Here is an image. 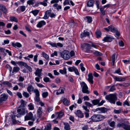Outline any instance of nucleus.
<instances>
[{
  "instance_id": "18",
  "label": "nucleus",
  "mask_w": 130,
  "mask_h": 130,
  "mask_svg": "<svg viewBox=\"0 0 130 130\" xmlns=\"http://www.w3.org/2000/svg\"><path fill=\"white\" fill-rule=\"evenodd\" d=\"M65 90V89L63 87H61L57 91H60V92H57L56 93V94L57 95H58L60 94H61L63 93H64V91Z\"/></svg>"
},
{
  "instance_id": "6",
  "label": "nucleus",
  "mask_w": 130,
  "mask_h": 130,
  "mask_svg": "<svg viewBox=\"0 0 130 130\" xmlns=\"http://www.w3.org/2000/svg\"><path fill=\"white\" fill-rule=\"evenodd\" d=\"M25 121L32 120L33 121L35 120V118L33 117V114L31 112L27 113L24 117Z\"/></svg>"
},
{
  "instance_id": "60",
  "label": "nucleus",
  "mask_w": 130,
  "mask_h": 130,
  "mask_svg": "<svg viewBox=\"0 0 130 130\" xmlns=\"http://www.w3.org/2000/svg\"><path fill=\"white\" fill-rule=\"evenodd\" d=\"M57 56V51H55L54 53H53L51 55V57H53L54 56Z\"/></svg>"
},
{
  "instance_id": "53",
  "label": "nucleus",
  "mask_w": 130,
  "mask_h": 130,
  "mask_svg": "<svg viewBox=\"0 0 130 130\" xmlns=\"http://www.w3.org/2000/svg\"><path fill=\"white\" fill-rule=\"evenodd\" d=\"M35 100L37 102H39L40 101V99L39 96H35Z\"/></svg>"
},
{
  "instance_id": "34",
  "label": "nucleus",
  "mask_w": 130,
  "mask_h": 130,
  "mask_svg": "<svg viewBox=\"0 0 130 130\" xmlns=\"http://www.w3.org/2000/svg\"><path fill=\"white\" fill-rule=\"evenodd\" d=\"M20 68L18 67H14L12 71V73H13L19 71L20 70Z\"/></svg>"
},
{
  "instance_id": "7",
  "label": "nucleus",
  "mask_w": 130,
  "mask_h": 130,
  "mask_svg": "<svg viewBox=\"0 0 130 130\" xmlns=\"http://www.w3.org/2000/svg\"><path fill=\"white\" fill-rule=\"evenodd\" d=\"M68 71L69 72H72L74 71L75 74L77 75H79V73L77 69L74 66L70 67L68 68Z\"/></svg>"
},
{
  "instance_id": "20",
  "label": "nucleus",
  "mask_w": 130,
  "mask_h": 130,
  "mask_svg": "<svg viewBox=\"0 0 130 130\" xmlns=\"http://www.w3.org/2000/svg\"><path fill=\"white\" fill-rule=\"evenodd\" d=\"M117 56H116V54L115 53L114 54L112 55L111 57V59L112 62L113 63V65H114V63H115V59L117 58Z\"/></svg>"
},
{
  "instance_id": "48",
  "label": "nucleus",
  "mask_w": 130,
  "mask_h": 130,
  "mask_svg": "<svg viewBox=\"0 0 130 130\" xmlns=\"http://www.w3.org/2000/svg\"><path fill=\"white\" fill-rule=\"evenodd\" d=\"M85 104L87 106L90 107H91L93 106L92 105L91 103L88 102H85Z\"/></svg>"
},
{
  "instance_id": "49",
  "label": "nucleus",
  "mask_w": 130,
  "mask_h": 130,
  "mask_svg": "<svg viewBox=\"0 0 130 130\" xmlns=\"http://www.w3.org/2000/svg\"><path fill=\"white\" fill-rule=\"evenodd\" d=\"M43 79L44 81L46 83L50 82L49 78L47 77H44Z\"/></svg>"
},
{
  "instance_id": "44",
  "label": "nucleus",
  "mask_w": 130,
  "mask_h": 130,
  "mask_svg": "<svg viewBox=\"0 0 130 130\" xmlns=\"http://www.w3.org/2000/svg\"><path fill=\"white\" fill-rule=\"evenodd\" d=\"M114 73L118 74L119 75H122V74L121 73V70L120 68H118L117 70H116Z\"/></svg>"
},
{
  "instance_id": "57",
  "label": "nucleus",
  "mask_w": 130,
  "mask_h": 130,
  "mask_svg": "<svg viewBox=\"0 0 130 130\" xmlns=\"http://www.w3.org/2000/svg\"><path fill=\"white\" fill-rule=\"evenodd\" d=\"M36 84L37 85V86L40 88H43L45 87L42 84L40 83H36Z\"/></svg>"
},
{
  "instance_id": "21",
  "label": "nucleus",
  "mask_w": 130,
  "mask_h": 130,
  "mask_svg": "<svg viewBox=\"0 0 130 130\" xmlns=\"http://www.w3.org/2000/svg\"><path fill=\"white\" fill-rule=\"evenodd\" d=\"M76 115L79 117L83 118L84 117V115L83 113L80 110H78L76 113Z\"/></svg>"
},
{
  "instance_id": "42",
  "label": "nucleus",
  "mask_w": 130,
  "mask_h": 130,
  "mask_svg": "<svg viewBox=\"0 0 130 130\" xmlns=\"http://www.w3.org/2000/svg\"><path fill=\"white\" fill-rule=\"evenodd\" d=\"M87 19V22L89 23H91L92 21V19L91 17L90 16H87L86 17Z\"/></svg>"
},
{
  "instance_id": "40",
  "label": "nucleus",
  "mask_w": 130,
  "mask_h": 130,
  "mask_svg": "<svg viewBox=\"0 0 130 130\" xmlns=\"http://www.w3.org/2000/svg\"><path fill=\"white\" fill-rule=\"evenodd\" d=\"M64 128L66 130H69L70 129V125L68 123L64 124Z\"/></svg>"
},
{
  "instance_id": "26",
  "label": "nucleus",
  "mask_w": 130,
  "mask_h": 130,
  "mask_svg": "<svg viewBox=\"0 0 130 130\" xmlns=\"http://www.w3.org/2000/svg\"><path fill=\"white\" fill-rule=\"evenodd\" d=\"M59 72L62 74H65L67 73L66 69V68L64 67L63 69L60 70Z\"/></svg>"
},
{
  "instance_id": "14",
  "label": "nucleus",
  "mask_w": 130,
  "mask_h": 130,
  "mask_svg": "<svg viewBox=\"0 0 130 130\" xmlns=\"http://www.w3.org/2000/svg\"><path fill=\"white\" fill-rule=\"evenodd\" d=\"M89 33L86 30H84L80 35V37L82 38L84 37L88 36Z\"/></svg>"
},
{
  "instance_id": "36",
  "label": "nucleus",
  "mask_w": 130,
  "mask_h": 130,
  "mask_svg": "<svg viewBox=\"0 0 130 130\" xmlns=\"http://www.w3.org/2000/svg\"><path fill=\"white\" fill-rule=\"evenodd\" d=\"M23 95L25 98H27L29 96V94L26 92L23 91L22 93Z\"/></svg>"
},
{
  "instance_id": "41",
  "label": "nucleus",
  "mask_w": 130,
  "mask_h": 130,
  "mask_svg": "<svg viewBox=\"0 0 130 130\" xmlns=\"http://www.w3.org/2000/svg\"><path fill=\"white\" fill-rule=\"evenodd\" d=\"M34 92L36 94L35 96H39V92L38 90L37 89H35L34 90Z\"/></svg>"
},
{
  "instance_id": "24",
  "label": "nucleus",
  "mask_w": 130,
  "mask_h": 130,
  "mask_svg": "<svg viewBox=\"0 0 130 130\" xmlns=\"http://www.w3.org/2000/svg\"><path fill=\"white\" fill-rule=\"evenodd\" d=\"M63 103L66 106L69 105V101L66 98H64L62 100Z\"/></svg>"
},
{
  "instance_id": "23",
  "label": "nucleus",
  "mask_w": 130,
  "mask_h": 130,
  "mask_svg": "<svg viewBox=\"0 0 130 130\" xmlns=\"http://www.w3.org/2000/svg\"><path fill=\"white\" fill-rule=\"evenodd\" d=\"M95 34L96 38H98L101 37L102 33L100 30H97L95 32Z\"/></svg>"
},
{
  "instance_id": "25",
  "label": "nucleus",
  "mask_w": 130,
  "mask_h": 130,
  "mask_svg": "<svg viewBox=\"0 0 130 130\" xmlns=\"http://www.w3.org/2000/svg\"><path fill=\"white\" fill-rule=\"evenodd\" d=\"M39 12L38 10L35 9L32 10L30 13H32L35 16H36L38 14Z\"/></svg>"
},
{
  "instance_id": "11",
  "label": "nucleus",
  "mask_w": 130,
  "mask_h": 130,
  "mask_svg": "<svg viewBox=\"0 0 130 130\" xmlns=\"http://www.w3.org/2000/svg\"><path fill=\"white\" fill-rule=\"evenodd\" d=\"M42 69H39V68H37L35 73V75L36 76L41 77L42 76Z\"/></svg>"
},
{
  "instance_id": "51",
  "label": "nucleus",
  "mask_w": 130,
  "mask_h": 130,
  "mask_svg": "<svg viewBox=\"0 0 130 130\" xmlns=\"http://www.w3.org/2000/svg\"><path fill=\"white\" fill-rule=\"evenodd\" d=\"M64 115V113L62 112H59L56 114V115L59 117H62Z\"/></svg>"
},
{
  "instance_id": "43",
  "label": "nucleus",
  "mask_w": 130,
  "mask_h": 130,
  "mask_svg": "<svg viewBox=\"0 0 130 130\" xmlns=\"http://www.w3.org/2000/svg\"><path fill=\"white\" fill-rule=\"evenodd\" d=\"M48 93L47 92H46L42 93V95L44 98H46L48 95Z\"/></svg>"
},
{
  "instance_id": "17",
  "label": "nucleus",
  "mask_w": 130,
  "mask_h": 130,
  "mask_svg": "<svg viewBox=\"0 0 130 130\" xmlns=\"http://www.w3.org/2000/svg\"><path fill=\"white\" fill-rule=\"evenodd\" d=\"M8 97V95L5 94L2 95L0 98V102L6 101Z\"/></svg>"
},
{
  "instance_id": "63",
  "label": "nucleus",
  "mask_w": 130,
  "mask_h": 130,
  "mask_svg": "<svg viewBox=\"0 0 130 130\" xmlns=\"http://www.w3.org/2000/svg\"><path fill=\"white\" fill-rule=\"evenodd\" d=\"M119 45L123 47L124 45V43L123 41H119Z\"/></svg>"
},
{
  "instance_id": "56",
  "label": "nucleus",
  "mask_w": 130,
  "mask_h": 130,
  "mask_svg": "<svg viewBox=\"0 0 130 130\" xmlns=\"http://www.w3.org/2000/svg\"><path fill=\"white\" fill-rule=\"evenodd\" d=\"M41 78V77L38 76L36 77L35 78V80L37 82L39 83L40 82V79Z\"/></svg>"
},
{
  "instance_id": "59",
  "label": "nucleus",
  "mask_w": 130,
  "mask_h": 130,
  "mask_svg": "<svg viewBox=\"0 0 130 130\" xmlns=\"http://www.w3.org/2000/svg\"><path fill=\"white\" fill-rule=\"evenodd\" d=\"M4 32L7 35H9L11 33V31L9 29H8L7 30H5Z\"/></svg>"
},
{
  "instance_id": "16",
  "label": "nucleus",
  "mask_w": 130,
  "mask_h": 130,
  "mask_svg": "<svg viewBox=\"0 0 130 130\" xmlns=\"http://www.w3.org/2000/svg\"><path fill=\"white\" fill-rule=\"evenodd\" d=\"M96 111H100L102 113H105L107 111V108L104 107L98 108L96 109Z\"/></svg>"
},
{
  "instance_id": "37",
  "label": "nucleus",
  "mask_w": 130,
  "mask_h": 130,
  "mask_svg": "<svg viewBox=\"0 0 130 130\" xmlns=\"http://www.w3.org/2000/svg\"><path fill=\"white\" fill-rule=\"evenodd\" d=\"M47 1L46 0H44V1L42 2H41L40 3L41 5H43L44 6H46L47 5Z\"/></svg>"
},
{
  "instance_id": "3",
  "label": "nucleus",
  "mask_w": 130,
  "mask_h": 130,
  "mask_svg": "<svg viewBox=\"0 0 130 130\" xmlns=\"http://www.w3.org/2000/svg\"><path fill=\"white\" fill-rule=\"evenodd\" d=\"M60 56L66 60H67L70 58V52L64 50L60 53Z\"/></svg>"
},
{
  "instance_id": "27",
  "label": "nucleus",
  "mask_w": 130,
  "mask_h": 130,
  "mask_svg": "<svg viewBox=\"0 0 130 130\" xmlns=\"http://www.w3.org/2000/svg\"><path fill=\"white\" fill-rule=\"evenodd\" d=\"M27 91L29 93H30L31 91H33L34 89V88L32 85L29 86L27 88Z\"/></svg>"
},
{
  "instance_id": "2",
  "label": "nucleus",
  "mask_w": 130,
  "mask_h": 130,
  "mask_svg": "<svg viewBox=\"0 0 130 130\" xmlns=\"http://www.w3.org/2000/svg\"><path fill=\"white\" fill-rule=\"evenodd\" d=\"M105 99L110 103L115 104L117 100V97L115 94H111L106 95L105 96Z\"/></svg>"
},
{
  "instance_id": "10",
  "label": "nucleus",
  "mask_w": 130,
  "mask_h": 130,
  "mask_svg": "<svg viewBox=\"0 0 130 130\" xmlns=\"http://www.w3.org/2000/svg\"><path fill=\"white\" fill-rule=\"evenodd\" d=\"M113 78L115 81L119 82L124 81L126 79V78L125 77H121L120 78H119L116 76H113Z\"/></svg>"
},
{
  "instance_id": "1",
  "label": "nucleus",
  "mask_w": 130,
  "mask_h": 130,
  "mask_svg": "<svg viewBox=\"0 0 130 130\" xmlns=\"http://www.w3.org/2000/svg\"><path fill=\"white\" fill-rule=\"evenodd\" d=\"M105 118V116L102 115L97 114L92 116L90 119L93 122H97L102 121Z\"/></svg>"
},
{
  "instance_id": "30",
  "label": "nucleus",
  "mask_w": 130,
  "mask_h": 130,
  "mask_svg": "<svg viewBox=\"0 0 130 130\" xmlns=\"http://www.w3.org/2000/svg\"><path fill=\"white\" fill-rule=\"evenodd\" d=\"M100 102V100L98 99L94 100L92 101V102L94 105H98Z\"/></svg>"
},
{
  "instance_id": "54",
  "label": "nucleus",
  "mask_w": 130,
  "mask_h": 130,
  "mask_svg": "<svg viewBox=\"0 0 130 130\" xmlns=\"http://www.w3.org/2000/svg\"><path fill=\"white\" fill-rule=\"evenodd\" d=\"M115 122L114 121H113L111 122L109 124V125L111 127H114L115 125Z\"/></svg>"
},
{
  "instance_id": "9",
  "label": "nucleus",
  "mask_w": 130,
  "mask_h": 130,
  "mask_svg": "<svg viewBox=\"0 0 130 130\" xmlns=\"http://www.w3.org/2000/svg\"><path fill=\"white\" fill-rule=\"evenodd\" d=\"M0 10L5 14L7 13V10L6 7L3 5L0 4Z\"/></svg>"
},
{
  "instance_id": "58",
  "label": "nucleus",
  "mask_w": 130,
  "mask_h": 130,
  "mask_svg": "<svg viewBox=\"0 0 130 130\" xmlns=\"http://www.w3.org/2000/svg\"><path fill=\"white\" fill-rule=\"evenodd\" d=\"M49 16V15L45 13L44 16L42 18L44 19H47L48 18Z\"/></svg>"
},
{
  "instance_id": "15",
  "label": "nucleus",
  "mask_w": 130,
  "mask_h": 130,
  "mask_svg": "<svg viewBox=\"0 0 130 130\" xmlns=\"http://www.w3.org/2000/svg\"><path fill=\"white\" fill-rule=\"evenodd\" d=\"M88 80L89 82L93 84V77L92 74L91 73H89L88 75Z\"/></svg>"
},
{
  "instance_id": "13",
  "label": "nucleus",
  "mask_w": 130,
  "mask_h": 130,
  "mask_svg": "<svg viewBox=\"0 0 130 130\" xmlns=\"http://www.w3.org/2000/svg\"><path fill=\"white\" fill-rule=\"evenodd\" d=\"M46 24V22L44 20L38 22L36 26L37 27L40 28L43 26L45 25Z\"/></svg>"
},
{
  "instance_id": "5",
  "label": "nucleus",
  "mask_w": 130,
  "mask_h": 130,
  "mask_svg": "<svg viewBox=\"0 0 130 130\" xmlns=\"http://www.w3.org/2000/svg\"><path fill=\"white\" fill-rule=\"evenodd\" d=\"M80 84L82 87V92L87 94H89L90 92L88 90V87L86 84L84 82H82L80 83Z\"/></svg>"
},
{
  "instance_id": "50",
  "label": "nucleus",
  "mask_w": 130,
  "mask_h": 130,
  "mask_svg": "<svg viewBox=\"0 0 130 130\" xmlns=\"http://www.w3.org/2000/svg\"><path fill=\"white\" fill-rule=\"evenodd\" d=\"M84 64L83 63H81L80 64V69L81 70L83 71H85V68L83 67Z\"/></svg>"
},
{
  "instance_id": "28",
  "label": "nucleus",
  "mask_w": 130,
  "mask_h": 130,
  "mask_svg": "<svg viewBox=\"0 0 130 130\" xmlns=\"http://www.w3.org/2000/svg\"><path fill=\"white\" fill-rule=\"evenodd\" d=\"M28 107L29 109L30 110H32L34 109V105L32 103H30L28 105Z\"/></svg>"
},
{
  "instance_id": "31",
  "label": "nucleus",
  "mask_w": 130,
  "mask_h": 130,
  "mask_svg": "<svg viewBox=\"0 0 130 130\" xmlns=\"http://www.w3.org/2000/svg\"><path fill=\"white\" fill-rule=\"evenodd\" d=\"M12 44L13 46L15 47H20L22 46L21 44L20 43L18 42H17L15 43H12Z\"/></svg>"
},
{
  "instance_id": "4",
  "label": "nucleus",
  "mask_w": 130,
  "mask_h": 130,
  "mask_svg": "<svg viewBox=\"0 0 130 130\" xmlns=\"http://www.w3.org/2000/svg\"><path fill=\"white\" fill-rule=\"evenodd\" d=\"M96 45L93 43H91L90 44L84 43L82 45L81 47L83 48L89 50L91 49L92 47L96 48Z\"/></svg>"
},
{
  "instance_id": "52",
  "label": "nucleus",
  "mask_w": 130,
  "mask_h": 130,
  "mask_svg": "<svg viewBox=\"0 0 130 130\" xmlns=\"http://www.w3.org/2000/svg\"><path fill=\"white\" fill-rule=\"evenodd\" d=\"M63 4L64 6L70 5L69 2L68 0H65L63 2Z\"/></svg>"
},
{
  "instance_id": "61",
  "label": "nucleus",
  "mask_w": 130,
  "mask_h": 130,
  "mask_svg": "<svg viewBox=\"0 0 130 130\" xmlns=\"http://www.w3.org/2000/svg\"><path fill=\"white\" fill-rule=\"evenodd\" d=\"M113 32L115 33H116V35L118 37H119L120 35V32L118 31L117 29L115 31V32Z\"/></svg>"
},
{
  "instance_id": "35",
  "label": "nucleus",
  "mask_w": 130,
  "mask_h": 130,
  "mask_svg": "<svg viewBox=\"0 0 130 130\" xmlns=\"http://www.w3.org/2000/svg\"><path fill=\"white\" fill-rule=\"evenodd\" d=\"M123 128L126 130H130V126L126 125L125 124L123 125Z\"/></svg>"
},
{
  "instance_id": "32",
  "label": "nucleus",
  "mask_w": 130,
  "mask_h": 130,
  "mask_svg": "<svg viewBox=\"0 0 130 130\" xmlns=\"http://www.w3.org/2000/svg\"><path fill=\"white\" fill-rule=\"evenodd\" d=\"M21 103V106H23L24 107L26 105L27 102L24 101L23 100L21 99L20 101Z\"/></svg>"
},
{
  "instance_id": "22",
  "label": "nucleus",
  "mask_w": 130,
  "mask_h": 130,
  "mask_svg": "<svg viewBox=\"0 0 130 130\" xmlns=\"http://www.w3.org/2000/svg\"><path fill=\"white\" fill-rule=\"evenodd\" d=\"M108 28L109 29V30L112 32H113L117 29L114 27L112 25H110L108 26Z\"/></svg>"
},
{
  "instance_id": "46",
  "label": "nucleus",
  "mask_w": 130,
  "mask_h": 130,
  "mask_svg": "<svg viewBox=\"0 0 130 130\" xmlns=\"http://www.w3.org/2000/svg\"><path fill=\"white\" fill-rule=\"evenodd\" d=\"M19 8L22 11V12H23L25 11V6H23L20 7Z\"/></svg>"
},
{
  "instance_id": "64",
  "label": "nucleus",
  "mask_w": 130,
  "mask_h": 130,
  "mask_svg": "<svg viewBox=\"0 0 130 130\" xmlns=\"http://www.w3.org/2000/svg\"><path fill=\"white\" fill-rule=\"evenodd\" d=\"M26 128L22 127L18 128L15 129V130H26Z\"/></svg>"
},
{
  "instance_id": "38",
  "label": "nucleus",
  "mask_w": 130,
  "mask_h": 130,
  "mask_svg": "<svg viewBox=\"0 0 130 130\" xmlns=\"http://www.w3.org/2000/svg\"><path fill=\"white\" fill-rule=\"evenodd\" d=\"M37 114L40 116L42 113V109L40 107H39L37 111Z\"/></svg>"
},
{
  "instance_id": "33",
  "label": "nucleus",
  "mask_w": 130,
  "mask_h": 130,
  "mask_svg": "<svg viewBox=\"0 0 130 130\" xmlns=\"http://www.w3.org/2000/svg\"><path fill=\"white\" fill-rule=\"evenodd\" d=\"M42 55L47 60H48L49 59V56L46 53L44 52L42 53Z\"/></svg>"
},
{
  "instance_id": "39",
  "label": "nucleus",
  "mask_w": 130,
  "mask_h": 130,
  "mask_svg": "<svg viewBox=\"0 0 130 130\" xmlns=\"http://www.w3.org/2000/svg\"><path fill=\"white\" fill-rule=\"evenodd\" d=\"M19 63L20 65L22 66H24L26 68L28 65L25 62H24L22 61H20L19 62Z\"/></svg>"
},
{
  "instance_id": "19",
  "label": "nucleus",
  "mask_w": 130,
  "mask_h": 130,
  "mask_svg": "<svg viewBox=\"0 0 130 130\" xmlns=\"http://www.w3.org/2000/svg\"><path fill=\"white\" fill-rule=\"evenodd\" d=\"M94 1L93 0H90L87 2V5L88 7H92L94 3Z\"/></svg>"
},
{
  "instance_id": "29",
  "label": "nucleus",
  "mask_w": 130,
  "mask_h": 130,
  "mask_svg": "<svg viewBox=\"0 0 130 130\" xmlns=\"http://www.w3.org/2000/svg\"><path fill=\"white\" fill-rule=\"evenodd\" d=\"M9 19L11 22H18L17 19L14 17H9Z\"/></svg>"
},
{
  "instance_id": "45",
  "label": "nucleus",
  "mask_w": 130,
  "mask_h": 130,
  "mask_svg": "<svg viewBox=\"0 0 130 130\" xmlns=\"http://www.w3.org/2000/svg\"><path fill=\"white\" fill-rule=\"evenodd\" d=\"M93 53L96 55L101 56L102 55V54L98 51H96Z\"/></svg>"
},
{
  "instance_id": "8",
  "label": "nucleus",
  "mask_w": 130,
  "mask_h": 130,
  "mask_svg": "<svg viewBox=\"0 0 130 130\" xmlns=\"http://www.w3.org/2000/svg\"><path fill=\"white\" fill-rule=\"evenodd\" d=\"M17 111L18 113L20 112L21 115H24L25 113L28 112L27 110L25 108H23L22 109H18Z\"/></svg>"
},
{
  "instance_id": "55",
  "label": "nucleus",
  "mask_w": 130,
  "mask_h": 130,
  "mask_svg": "<svg viewBox=\"0 0 130 130\" xmlns=\"http://www.w3.org/2000/svg\"><path fill=\"white\" fill-rule=\"evenodd\" d=\"M100 11L102 13L103 15H104L105 14V11L104 10L103 8H102L100 9Z\"/></svg>"
},
{
  "instance_id": "12",
  "label": "nucleus",
  "mask_w": 130,
  "mask_h": 130,
  "mask_svg": "<svg viewBox=\"0 0 130 130\" xmlns=\"http://www.w3.org/2000/svg\"><path fill=\"white\" fill-rule=\"evenodd\" d=\"M114 39V38L111 35H107L105 37L102 41H112Z\"/></svg>"
},
{
  "instance_id": "62",
  "label": "nucleus",
  "mask_w": 130,
  "mask_h": 130,
  "mask_svg": "<svg viewBox=\"0 0 130 130\" xmlns=\"http://www.w3.org/2000/svg\"><path fill=\"white\" fill-rule=\"evenodd\" d=\"M99 2L98 1H96L95 2V4L97 8L99 9Z\"/></svg>"
},
{
  "instance_id": "47",
  "label": "nucleus",
  "mask_w": 130,
  "mask_h": 130,
  "mask_svg": "<svg viewBox=\"0 0 130 130\" xmlns=\"http://www.w3.org/2000/svg\"><path fill=\"white\" fill-rule=\"evenodd\" d=\"M51 125L50 123H47L46 127H45V128L50 130L51 129Z\"/></svg>"
}]
</instances>
